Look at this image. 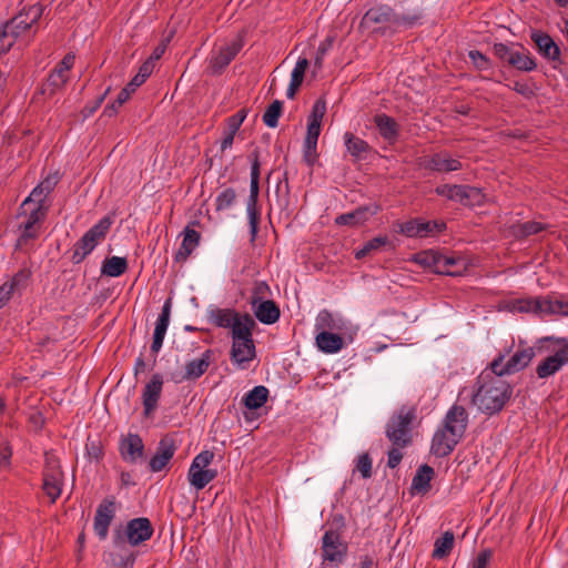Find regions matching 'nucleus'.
<instances>
[{"label": "nucleus", "mask_w": 568, "mask_h": 568, "mask_svg": "<svg viewBox=\"0 0 568 568\" xmlns=\"http://www.w3.org/2000/svg\"><path fill=\"white\" fill-rule=\"evenodd\" d=\"M74 61L75 55L73 53H67L52 71L59 72L60 75H64V78L69 80V71L73 68Z\"/></svg>", "instance_id": "4d7b16f0"}, {"label": "nucleus", "mask_w": 568, "mask_h": 568, "mask_svg": "<svg viewBox=\"0 0 568 568\" xmlns=\"http://www.w3.org/2000/svg\"><path fill=\"white\" fill-rule=\"evenodd\" d=\"M236 202V192L233 187H226L221 191L215 199L216 211H226Z\"/></svg>", "instance_id": "8fccbe9b"}, {"label": "nucleus", "mask_w": 568, "mask_h": 568, "mask_svg": "<svg viewBox=\"0 0 568 568\" xmlns=\"http://www.w3.org/2000/svg\"><path fill=\"white\" fill-rule=\"evenodd\" d=\"M535 356L530 346L519 345L517 351L505 362L506 354H499L489 365V368L499 376L511 375L526 368Z\"/></svg>", "instance_id": "20e7f679"}, {"label": "nucleus", "mask_w": 568, "mask_h": 568, "mask_svg": "<svg viewBox=\"0 0 568 568\" xmlns=\"http://www.w3.org/2000/svg\"><path fill=\"white\" fill-rule=\"evenodd\" d=\"M60 179H61V175L58 171L45 176L40 182V185L43 187L44 193L50 194L55 189L57 184L60 182Z\"/></svg>", "instance_id": "0e129e2a"}, {"label": "nucleus", "mask_w": 568, "mask_h": 568, "mask_svg": "<svg viewBox=\"0 0 568 568\" xmlns=\"http://www.w3.org/2000/svg\"><path fill=\"white\" fill-rule=\"evenodd\" d=\"M530 39L534 42L538 53L546 60L554 62V68L558 69V64H561V50L554 39L546 32L534 30L530 34Z\"/></svg>", "instance_id": "ddd939ff"}, {"label": "nucleus", "mask_w": 568, "mask_h": 568, "mask_svg": "<svg viewBox=\"0 0 568 568\" xmlns=\"http://www.w3.org/2000/svg\"><path fill=\"white\" fill-rule=\"evenodd\" d=\"M176 449L178 446L175 444V439L172 436L166 435L162 437L159 442L155 454L149 462L150 470L158 473L164 469L169 462L173 458Z\"/></svg>", "instance_id": "dca6fc26"}, {"label": "nucleus", "mask_w": 568, "mask_h": 568, "mask_svg": "<svg viewBox=\"0 0 568 568\" xmlns=\"http://www.w3.org/2000/svg\"><path fill=\"white\" fill-rule=\"evenodd\" d=\"M436 193L463 205L480 204L484 197L479 189L469 185L444 184L436 187Z\"/></svg>", "instance_id": "1a4fd4ad"}, {"label": "nucleus", "mask_w": 568, "mask_h": 568, "mask_svg": "<svg viewBox=\"0 0 568 568\" xmlns=\"http://www.w3.org/2000/svg\"><path fill=\"white\" fill-rule=\"evenodd\" d=\"M417 17H406L395 14L392 8L387 6H379L371 8L366 11L361 20V28L368 29L375 24L393 23L396 26L408 24L412 26L417 21Z\"/></svg>", "instance_id": "6e6552de"}, {"label": "nucleus", "mask_w": 568, "mask_h": 568, "mask_svg": "<svg viewBox=\"0 0 568 568\" xmlns=\"http://www.w3.org/2000/svg\"><path fill=\"white\" fill-rule=\"evenodd\" d=\"M14 38L11 37L10 32L7 31V27L3 24L0 28V53L8 52L13 45Z\"/></svg>", "instance_id": "69168bd1"}, {"label": "nucleus", "mask_w": 568, "mask_h": 568, "mask_svg": "<svg viewBox=\"0 0 568 568\" xmlns=\"http://www.w3.org/2000/svg\"><path fill=\"white\" fill-rule=\"evenodd\" d=\"M515 48L509 47L505 43H495L494 44V54L501 60L503 62L508 63L509 58L511 57Z\"/></svg>", "instance_id": "052dcab7"}, {"label": "nucleus", "mask_w": 568, "mask_h": 568, "mask_svg": "<svg viewBox=\"0 0 568 568\" xmlns=\"http://www.w3.org/2000/svg\"><path fill=\"white\" fill-rule=\"evenodd\" d=\"M568 364V343H565L555 354L546 357L536 367V374L539 378H547L559 372Z\"/></svg>", "instance_id": "6ab92c4d"}, {"label": "nucleus", "mask_w": 568, "mask_h": 568, "mask_svg": "<svg viewBox=\"0 0 568 568\" xmlns=\"http://www.w3.org/2000/svg\"><path fill=\"white\" fill-rule=\"evenodd\" d=\"M325 113L326 101L324 98H318L313 104L312 111L307 119V132L304 141H307L308 144L317 142Z\"/></svg>", "instance_id": "5701e85b"}, {"label": "nucleus", "mask_w": 568, "mask_h": 568, "mask_svg": "<svg viewBox=\"0 0 568 568\" xmlns=\"http://www.w3.org/2000/svg\"><path fill=\"white\" fill-rule=\"evenodd\" d=\"M389 243L387 236H376L364 244V246L356 251L355 257L362 260L369 255L372 252L378 251L381 247Z\"/></svg>", "instance_id": "3c124183"}, {"label": "nucleus", "mask_w": 568, "mask_h": 568, "mask_svg": "<svg viewBox=\"0 0 568 568\" xmlns=\"http://www.w3.org/2000/svg\"><path fill=\"white\" fill-rule=\"evenodd\" d=\"M315 341L318 349L326 354L337 353L344 345L343 338L331 332H317Z\"/></svg>", "instance_id": "e433bc0d"}, {"label": "nucleus", "mask_w": 568, "mask_h": 568, "mask_svg": "<svg viewBox=\"0 0 568 568\" xmlns=\"http://www.w3.org/2000/svg\"><path fill=\"white\" fill-rule=\"evenodd\" d=\"M356 470H358L363 478H369L372 476V458L367 453L358 456Z\"/></svg>", "instance_id": "13d9d810"}, {"label": "nucleus", "mask_w": 568, "mask_h": 568, "mask_svg": "<svg viewBox=\"0 0 568 568\" xmlns=\"http://www.w3.org/2000/svg\"><path fill=\"white\" fill-rule=\"evenodd\" d=\"M154 528L146 517H138L129 520L124 529V537L130 546L136 547L151 539Z\"/></svg>", "instance_id": "f8f14e48"}, {"label": "nucleus", "mask_w": 568, "mask_h": 568, "mask_svg": "<svg viewBox=\"0 0 568 568\" xmlns=\"http://www.w3.org/2000/svg\"><path fill=\"white\" fill-rule=\"evenodd\" d=\"M511 395V385L489 368L481 372L476 378L471 404L480 413L493 416L504 409Z\"/></svg>", "instance_id": "f257e3e1"}, {"label": "nucleus", "mask_w": 568, "mask_h": 568, "mask_svg": "<svg viewBox=\"0 0 568 568\" xmlns=\"http://www.w3.org/2000/svg\"><path fill=\"white\" fill-rule=\"evenodd\" d=\"M562 307L564 304L561 302L539 298H523L514 304V310L520 313H566L562 311Z\"/></svg>", "instance_id": "aec40b11"}, {"label": "nucleus", "mask_w": 568, "mask_h": 568, "mask_svg": "<svg viewBox=\"0 0 568 568\" xmlns=\"http://www.w3.org/2000/svg\"><path fill=\"white\" fill-rule=\"evenodd\" d=\"M468 57L477 70L483 71L490 67L489 59L478 50L469 51Z\"/></svg>", "instance_id": "bf43d9fd"}, {"label": "nucleus", "mask_w": 568, "mask_h": 568, "mask_svg": "<svg viewBox=\"0 0 568 568\" xmlns=\"http://www.w3.org/2000/svg\"><path fill=\"white\" fill-rule=\"evenodd\" d=\"M128 270V261L125 257L111 256L103 261L101 274L110 277H118Z\"/></svg>", "instance_id": "37998d69"}, {"label": "nucleus", "mask_w": 568, "mask_h": 568, "mask_svg": "<svg viewBox=\"0 0 568 568\" xmlns=\"http://www.w3.org/2000/svg\"><path fill=\"white\" fill-rule=\"evenodd\" d=\"M426 170L436 172H453L462 169L458 159L450 156L449 152L440 151L430 155L424 163Z\"/></svg>", "instance_id": "393cba45"}, {"label": "nucleus", "mask_w": 568, "mask_h": 568, "mask_svg": "<svg viewBox=\"0 0 568 568\" xmlns=\"http://www.w3.org/2000/svg\"><path fill=\"white\" fill-rule=\"evenodd\" d=\"M255 317L263 324H274L278 321L281 312L276 303L272 300L262 301L255 305H251Z\"/></svg>", "instance_id": "2f4dec72"}, {"label": "nucleus", "mask_w": 568, "mask_h": 568, "mask_svg": "<svg viewBox=\"0 0 568 568\" xmlns=\"http://www.w3.org/2000/svg\"><path fill=\"white\" fill-rule=\"evenodd\" d=\"M378 206H359L356 210L336 216V225L357 226L364 224L369 216L376 214Z\"/></svg>", "instance_id": "bb28decb"}, {"label": "nucleus", "mask_w": 568, "mask_h": 568, "mask_svg": "<svg viewBox=\"0 0 568 568\" xmlns=\"http://www.w3.org/2000/svg\"><path fill=\"white\" fill-rule=\"evenodd\" d=\"M214 458L210 450H203L197 454L189 468L187 480L196 490L203 489L217 476L215 469L207 468Z\"/></svg>", "instance_id": "423d86ee"}, {"label": "nucleus", "mask_w": 568, "mask_h": 568, "mask_svg": "<svg viewBox=\"0 0 568 568\" xmlns=\"http://www.w3.org/2000/svg\"><path fill=\"white\" fill-rule=\"evenodd\" d=\"M347 328V322L341 317L335 316L327 310H322L315 320L316 332H342Z\"/></svg>", "instance_id": "c756f323"}, {"label": "nucleus", "mask_w": 568, "mask_h": 568, "mask_svg": "<svg viewBox=\"0 0 568 568\" xmlns=\"http://www.w3.org/2000/svg\"><path fill=\"white\" fill-rule=\"evenodd\" d=\"M163 376L159 373L152 375L142 392V404L144 416H150L158 407L163 389Z\"/></svg>", "instance_id": "a211bd4d"}, {"label": "nucleus", "mask_w": 568, "mask_h": 568, "mask_svg": "<svg viewBox=\"0 0 568 568\" xmlns=\"http://www.w3.org/2000/svg\"><path fill=\"white\" fill-rule=\"evenodd\" d=\"M373 122L377 128L379 135L385 141L389 144L396 143L399 136L400 125L394 118L385 113H379L374 116Z\"/></svg>", "instance_id": "a878e982"}, {"label": "nucleus", "mask_w": 568, "mask_h": 568, "mask_svg": "<svg viewBox=\"0 0 568 568\" xmlns=\"http://www.w3.org/2000/svg\"><path fill=\"white\" fill-rule=\"evenodd\" d=\"M316 148H317V142L308 144L307 141H304L303 158H304V161L310 166H312L317 159Z\"/></svg>", "instance_id": "338daca9"}, {"label": "nucleus", "mask_w": 568, "mask_h": 568, "mask_svg": "<svg viewBox=\"0 0 568 568\" xmlns=\"http://www.w3.org/2000/svg\"><path fill=\"white\" fill-rule=\"evenodd\" d=\"M30 276H31V271L28 270V268H22V270L18 271L12 276L10 282H6L4 285L6 286H10L11 287V294H13V292L16 290H20V288L26 287Z\"/></svg>", "instance_id": "6e6d98bb"}, {"label": "nucleus", "mask_w": 568, "mask_h": 568, "mask_svg": "<svg viewBox=\"0 0 568 568\" xmlns=\"http://www.w3.org/2000/svg\"><path fill=\"white\" fill-rule=\"evenodd\" d=\"M244 43L241 37H237L232 42L222 45L217 52H215L211 60L210 65L213 73L220 74L224 69L234 60V58L242 50Z\"/></svg>", "instance_id": "4468645a"}, {"label": "nucleus", "mask_w": 568, "mask_h": 568, "mask_svg": "<svg viewBox=\"0 0 568 568\" xmlns=\"http://www.w3.org/2000/svg\"><path fill=\"white\" fill-rule=\"evenodd\" d=\"M256 323L250 314H239L231 326L232 341L253 339Z\"/></svg>", "instance_id": "7c9ffc66"}, {"label": "nucleus", "mask_w": 568, "mask_h": 568, "mask_svg": "<svg viewBox=\"0 0 568 568\" xmlns=\"http://www.w3.org/2000/svg\"><path fill=\"white\" fill-rule=\"evenodd\" d=\"M251 160V183L250 195L247 200L246 211L250 224L251 242H254L258 231L261 220V212L257 207L258 192H260V154L258 151H253L250 154Z\"/></svg>", "instance_id": "7ed1b4c3"}, {"label": "nucleus", "mask_w": 568, "mask_h": 568, "mask_svg": "<svg viewBox=\"0 0 568 568\" xmlns=\"http://www.w3.org/2000/svg\"><path fill=\"white\" fill-rule=\"evenodd\" d=\"M42 13L43 8L40 4L23 8L17 16L4 24L7 27V31L10 32L12 38L17 39L30 30L32 26L39 21Z\"/></svg>", "instance_id": "9d476101"}, {"label": "nucleus", "mask_w": 568, "mask_h": 568, "mask_svg": "<svg viewBox=\"0 0 568 568\" xmlns=\"http://www.w3.org/2000/svg\"><path fill=\"white\" fill-rule=\"evenodd\" d=\"M344 143L347 152L356 160L365 158V155L371 151L369 144L354 135L352 132L344 133Z\"/></svg>", "instance_id": "ea45409f"}, {"label": "nucleus", "mask_w": 568, "mask_h": 568, "mask_svg": "<svg viewBox=\"0 0 568 568\" xmlns=\"http://www.w3.org/2000/svg\"><path fill=\"white\" fill-rule=\"evenodd\" d=\"M282 110L283 102L280 100H274L265 110L262 116L264 124L268 128H276L278 124V119L282 114Z\"/></svg>", "instance_id": "09e8293b"}, {"label": "nucleus", "mask_w": 568, "mask_h": 568, "mask_svg": "<svg viewBox=\"0 0 568 568\" xmlns=\"http://www.w3.org/2000/svg\"><path fill=\"white\" fill-rule=\"evenodd\" d=\"M268 394L270 392L265 386H255L243 397V405L248 409H258L267 402Z\"/></svg>", "instance_id": "79ce46f5"}, {"label": "nucleus", "mask_w": 568, "mask_h": 568, "mask_svg": "<svg viewBox=\"0 0 568 568\" xmlns=\"http://www.w3.org/2000/svg\"><path fill=\"white\" fill-rule=\"evenodd\" d=\"M547 225L536 221H528L525 223H518L511 226V234L518 239L524 240L530 235H535L546 230Z\"/></svg>", "instance_id": "c03bdc74"}, {"label": "nucleus", "mask_w": 568, "mask_h": 568, "mask_svg": "<svg viewBox=\"0 0 568 568\" xmlns=\"http://www.w3.org/2000/svg\"><path fill=\"white\" fill-rule=\"evenodd\" d=\"M270 286L266 282H255L250 296V304L255 305L262 301H268Z\"/></svg>", "instance_id": "5fc2aeb1"}, {"label": "nucleus", "mask_w": 568, "mask_h": 568, "mask_svg": "<svg viewBox=\"0 0 568 568\" xmlns=\"http://www.w3.org/2000/svg\"><path fill=\"white\" fill-rule=\"evenodd\" d=\"M403 448L404 447L402 446L393 445V447L387 452V466L389 468H396L400 464L403 459L400 449Z\"/></svg>", "instance_id": "680f3d73"}, {"label": "nucleus", "mask_w": 568, "mask_h": 568, "mask_svg": "<svg viewBox=\"0 0 568 568\" xmlns=\"http://www.w3.org/2000/svg\"><path fill=\"white\" fill-rule=\"evenodd\" d=\"M321 544L323 562L338 566L345 561L348 554V544L339 531L334 529L326 530L322 536Z\"/></svg>", "instance_id": "39448f33"}, {"label": "nucleus", "mask_w": 568, "mask_h": 568, "mask_svg": "<svg viewBox=\"0 0 568 568\" xmlns=\"http://www.w3.org/2000/svg\"><path fill=\"white\" fill-rule=\"evenodd\" d=\"M430 221L410 220L399 224V232L408 237H426L432 234Z\"/></svg>", "instance_id": "4c0bfd02"}, {"label": "nucleus", "mask_w": 568, "mask_h": 568, "mask_svg": "<svg viewBox=\"0 0 568 568\" xmlns=\"http://www.w3.org/2000/svg\"><path fill=\"white\" fill-rule=\"evenodd\" d=\"M239 314L240 313L232 308H220L216 306H211L207 310V320L216 327L231 328Z\"/></svg>", "instance_id": "72a5a7b5"}, {"label": "nucleus", "mask_w": 568, "mask_h": 568, "mask_svg": "<svg viewBox=\"0 0 568 568\" xmlns=\"http://www.w3.org/2000/svg\"><path fill=\"white\" fill-rule=\"evenodd\" d=\"M310 65V62L306 58H298L292 74H291V82L288 84L286 95L288 99H294L296 92L298 91L300 87L303 83L305 72Z\"/></svg>", "instance_id": "58836bf2"}, {"label": "nucleus", "mask_w": 568, "mask_h": 568, "mask_svg": "<svg viewBox=\"0 0 568 568\" xmlns=\"http://www.w3.org/2000/svg\"><path fill=\"white\" fill-rule=\"evenodd\" d=\"M110 92V88H108L103 94H101L100 97H98L95 99V101L93 103H90V104H87L83 110H82V114L84 118H89L91 116L100 106L101 104L103 103L106 94Z\"/></svg>", "instance_id": "774afa93"}, {"label": "nucleus", "mask_w": 568, "mask_h": 568, "mask_svg": "<svg viewBox=\"0 0 568 568\" xmlns=\"http://www.w3.org/2000/svg\"><path fill=\"white\" fill-rule=\"evenodd\" d=\"M455 542L454 532L448 530L443 534L440 538H437L434 544L433 558L443 559L447 557L453 550Z\"/></svg>", "instance_id": "a18cd8bd"}, {"label": "nucleus", "mask_w": 568, "mask_h": 568, "mask_svg": "<svg viewBox=\"0 0 568 568\" xmlns=\"http://www.w3.org/2000/svg\"><path fill=\"white\" fill-rule=\"evenodd\" d=\"M256 357L254 339L232 341L230 359L239 369L248 368L250 363Z\"/></svg>", "instance_id": "2eb2a0df"}, {"label": "nucleus", "mask_w": 568, "mask_h": 568, "mask_svg": "<svg viewBox=\"0 0 568 568\" xmlns=\"http://www.w3.org/2000/svg\"><path fill=\"white\" fill-rule=\"evenodd\" d=\"M171 308H172V298L169 297L164 302V304L162 306L161 314L159 315L156 323H155L153 342L151 345V351L154 354L159 353V351L161 349V347L163 345V341H164L166 329H168V326L170 323Z\"/></svg>", "instance_id": "b1692460"}, {"label": "nucleus", "mask_w": 568, "mask_h": 568, "mask_svg": "<svg viewBox=\"0 0 568 568\" xmlns=\"http://www.w3.org/2000/svg\"><path fill=\"white\" fill-rule=\"evenodd\" d=\"M63 486V473L59 459L50 454H45L44 468L42 473V489L49 497L50 503L54 504L61 496Z\"/></svg>", "instance_id": "0eeeda50"}, {"label": "nucleus", "mask_w": 568, "mask_h": 568, "mask_svg": "<svg viewBox=\"0 0 568 568\" xmlns=\"http://www.w3.org/2000/svg\"><path fill=\"white\" fill-rule=\"evenodd\" d=\"M120 456L124 462L135 464L144 456V444L140 435L122 436L119 444Z\"/></svg>", "instance_id": "412c9836"}, {"label": "nucleus", "mask_w": 568, "mask_h": 568, "mask_svg": "<svg viewBox=\"0 0 568 568\" xmlns=\"http://www.w3.org/2000/svg\"><path fill=\"white\" fill-rule=\"evenodd\" d=\"M468 425V413L460 405H453L446 413L442 426L446 432L463 438Z\"/></svg>", "instance_id": "f3484780"}, {"label": "nucleus", "mask_w": 568, "mask_h": 568, "mask_svg": "<svg viewBox=\"0 0 568 568\" xmlns=\"http://www.w3.org/2000/svg\"><path fill=\"white\" fill-rule=\"evenodd\" d=\"M68 79H65L64 75H60L59 72L51 71L41 87V93L48 97H53L65 85Z\"/></svg>", "instance_id": "de8ad7c7"}, {"label": "nucleus", "mask_w": 568, "mask_h": 568, "mask_svg": "<svg viewBox=\"0 0 568 568\" xmlns=\"http://www.w3.org/2000/svg\"><path fill=\"white\" fill-rule=\"evenodd\" d=\"M113 222L114 220L112 216L105 215L82 235L92 250L104 241Z\"/></svg>", "instance_id": "c85d7f7f"}, {"label": "nucleus", "mask_w": 568, "mask_h": 568, "mask_svg": "<svg viewBox=\"0 0 568 568\" xmlns=\"http://www.w3.org/2000/svg\"><path fill=\"white\" fill-rule=\"evenodd\" d=\"M116 513V501L114 496L104 498L97 507L93 518V530L100 540H105L109 534V527L112 524Z\"/></svg>", "instance_id": "9b49d317"}, {"label": "nucleus", "mask_w": 568, "mask_h": 568, "mask_svg": "<svg viewBox=\"0 0 568 568\" xmlns=\"http://www.w3.org/2000/svg\"><path fill=\"white\" fill-rule=\"evenodd\" d=\"M48 210V205L30 206L26 212L22 210V213L26 215V220L21 224L42 230V224L47 217Z\"/></svg>", "instance_id": "49530a36"}, {"label": "nucleus", "mask_w": 568, "mask_h": 568, "mask_svg": "<svg viewBox=\"0 0 568 568\" xmlns=\"http://www.w3.org/2000/svg\"><path fill=\"white\" fill-rule=\"evenodd\" d=\"M417 418V407L405 404L396 409L385 426V435L392 445L407 447L413 442V427Z\"/></svg>", "instance_id": "f03ea898"}, {"label": "nucleus", "mask_w": 568, "mask_h": 568, "mask_svg": "<svg viewBox=\"0 0 568 568\" xmlns=\"http://www.w3.org/2000/svg\"><path fill=\"white\" fill-rule=\"evenodd\" d=\"M434 475L435 471L429 465L424 464L419 466L412 479V490L422 495L428 493L430 490V481L434 478Z\"/></svg>", "instance_id": "c9c22d12"}, {"label": "nucleus", "mask_w": 568, "mask_h": 568, "mask_svg": "<svg viewBox=\"0 0 568 568\" xmlns=\"http://www.w3.org/2000/svg\"><path fill=\"white\" fill-rule=\"evenodd\" d=\"M49 194L48 193H44V190L43 187L40 185V183L31 191V193L29 194V196H27L24 199V201L22 202L20 209L23 210L24 212L30 207V206H39V205H44V201L47 199Z\"/></svg>", "instance_id": "603ef678"}, {"label": "nucleus", "mask_w": 568, "mask_h": 568, "mask_svg": "<svg viewBox=\"0 0 568 568\" xmlns=\"http://www.w3.org/2000/svg\"><path fill=\"white\" fill-rule=\"evenodd\" d=\"M183 240L180 248L175 253V262H185L192 252L197 247L201 240V234L191 225H186L182 232Z\"/></svg>", "instance_id": "cd10ccee"}, {"label": "nucleus", "mask_w": 568, "mask_h": 568, "mask_svg": "<svg viewBox=\"0 0 568 568\" xmlns=\"http://www.w3.org/2000/svg\"><path fill=\"white\" fill-rule=\"evenodd\" d=\"M92 252L93 250L90 247L88 242L83 237H81L73 245L71 261L73 262V264H80Z\"/></svg>", "instance_id": "864d4df0"}, {"label": "nucleus", "mask_w": 568, "mask_h": 568, "mask_svg": "<svg viewBox=\"0 0 568 568\" xmlns=\"http://www.w3.org/2000/svg\"><path fill=\"white\" fill-rule=\"evenodd\" d=\"M212 355L213 352L211 349H206L200 358L187 362L183 379L195 381L200 378L207 371Z\"/></svg>", "instance_id": "473e14b6"}, {"label": "nucleus", "mask_w": 568, "mask_h": 568, "mask_svg": "<svg viewBox=\"0 0 568 568\" xmlns=\"http://www.w3.org/2000/svg\"><path fill=\"white\" fill-rule=\"evenodd\" d=\"M493 558V550L489 548L483 549L471 564V568H487L490 559Z\"/></svg>", "instance_id": "e2e57ef3"}, {"label": "nucleus", "mask_w": 568, "mask_h": 568, "mask_svg": "<svg viewBox=\"0 0 568 568\" xmlns=\"http://www.w3.org/2000/svg\"><path fill=\"white\" fill-rule=\"evenodd\" d=\"M462 438L438 427L432 438L430 453L436 457H446L450 455Z\"/></svg>", "instance_id": "4be33fe9"}, {"label": "nucleus", "mask_w": 568, "mask_h": 568, "mask_svg": "<svg viewBox=\"0 0 568 568\" xmlns=\"http://www.w3.org/2000/svg\"><path fill=\"white\" fill-rule=\"evenodd\" d=\"M19 232L20 234L14 245L16 251L31 252L34 248V242L41 235V229L20 224Z\"/></svg>", "instance_id": "f704fd0d"}, {"label": "nucleus", "mask_w": 568, "mask_h": 568, "mask_svg": "<svg viewBox=\"0 0 568 568\" xmlns=\"http://www.w3.org/2000/svg\"><path fill=\"white\" fill-rule=\"evenodd\" d=\"M508 64L519 71L530 72L537 68L535 58L530 53L521 48L520 50L515 49L511 57L509 58Z\"/></svg>", "instance_id": "a19ab883"}]
</instances>
